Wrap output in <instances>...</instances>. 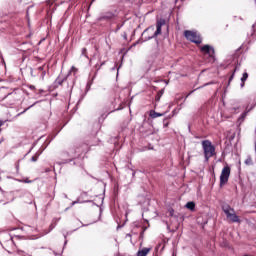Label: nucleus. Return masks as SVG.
Segmentation results:
<instances>
[{
    "instance_id": "1",
    "label": "nucleus",
    "mask_w": 256,
    "mask_h": 256,
    "mask_svg": "<svg viewBox=\"0 0 256 256\" xmlns=\"http://www.w3.org/2000/svg\"><path fill=\"white\" fill-rule=\"evenodd\" d=\"M202 147L204 150L205 159L206 161H209L210 157H213V155H215V147H213L211 141L208 140L202 142Z\"/></svg>"
},
{
    "instance_id": "8",
    "label": "nucleus",
    "mask_w": 256,
    "mask_h": 256,
    "mask_svg": "<svg viewBox=\"0 0 256 256\" xmlns=\"http://www.w3.org/2000/svg\"><path fill=\"white\" fill-rule=\"evenodd\" d=\"M248 77H249V74H247V72L243 73V76L241 78V81H242L241 87H245V81H247Z\"/></svg>"
},
{
    "instance_id": "12",
    "label": "nucleus",
    "mask_w": 256,
    "mask_h": 256,
    "mask_svg": "<svg viewBox=\"0 0 256 256\" xmlns=\"http://www.w3.org/2000/svg\"><path fill=\"white\" fill-rule=\"evenodd\" d=\"M37 157H38V156H33V157H32V161H34V162L37 161Z\"/></svg>"
},
{
    "instance_id": "2",
    "label": "nucleus",
    "mask_w": 256,
    "mask_h": 256,
    "mask_svg": "<svg viewBox=\"0 0 256 256\" xmlns=\"http://www.w3.org/2000/svg\"><path fill=\"white\" fill-rule=\"evenodd\" d=\"M222 209L225 215L227 216V219H229V221H232V223H239L240 219L239 216L235 214V210L230 208L228 205H224Z\"/></svg>"
},
{
    "instance_id": "11",
    "label": "nucleus",
    "mask_w": 256,
    "mask_h": 256,
    "mask_svg": "<svg viewBox=\"0 0 256 256\" xmlns=\"http://www.w3.org/2000/svg\"><path fill=\"white\" fill-rule=\"evenodd\" d=\"M163 114L154 113L153 117H161Z\"/></svg>"
},
{
    "instance_id": "3",
    "label": "nucleus",
    "mask_w": 256,
    "mask_h": 256,
    "mask_svg": "<svg viewBox=\"0 0 256 256\" xmlns=\"http://www.w3.org/2000/svg\"><path fill=\"white\" fill-rule=\"evenodd\" d=\"M184 35L186 39H188V41H192V43H196L197 45L201 43V36L197 32L186 30Z\"/></svg>"
},
{
    "instance_id": "9",
    "label": "nucleus",
    "mask_w": 256,
    "mask_h": 256,
    "mask_svg": "<svg viewBox=\"0 0 256 256\" xmlns=\"http://www.w3.org/2000/svg\"><path fill=\"white\" fill-rule=\"evenodd\" d=\"M186 207L190 210L193 211V209H195V202H188L186 204Z\"/></svg>"
},
{
    "instance_id": "6",
    "label": "nucleus",
    "mask_w": 256,
    "mask_h": 256,
    "mask_svg": "<svg viewBox=\"0 0 256 256\" xmlns=\"http://www.w3.org/2000/svg\"><path fill=\"white\" fill-rule=\"evenodd\" d=\"M149 251H151V248H142L138 251L137 256H147L149 255Z\"/></svg>"
},
{
    "instance_id": "13",
    "label": "nucleus",
    "mask_w": 256,
    "mask_h": 256,
    "mask_svg": "<svg viewBox=\"0 0 256 256\" xmlns=\"http://www.w3.org/2000/svg\"><path fill=\"white\" fill-rule=\"evenodd\" d=\"M24 183H31V181H28L27 179L24 180Z\"/></svg>"
},
{
    "instance_id": "15",
    "label": "nucleus",
    "mask_w": 256,
    "mask_h": 256,
    "mask_svg": "<svg viewBox=\"0 0 256 256\" xmlns=\"http://www.w3.org/2000/svg\"><path fill=\"white\" fill-rule=\"evenodd\" d=\"M253 109V106L251 108L248 109V111H251Z\"/></svg>"
},
{
    "instance_id": "14",
    "label": "nucleus",
    "mask_w": 256,
    "mask_h": 256,
    "mask_svg": "<svg viewBox=\"0 0 256 256\" xmlns=\"http://www.w3.org/2000/svg\"><path fill=\"white\" fill-rule=\"evenodd\" d=\"M169 214H170V215H173V210H169Z\"/></svg>"
},
{
    "instance_id": "4",
    "label": "nucleus",
    "mask_w": 256,
    "mask_h": 256,
    "mask_svg": "<svg viewBox=\"0 0 256 256\" xmlns=\"http://www.w3.org/2000/svg\"><path fill=\"white\" fill-rule=\"evenodd\" d=\"M229 175H231V168L229 166H225L222 169L221 175H220V185L223 186L225 183L229 181Z\"/></svg>"
},
{
    "instance_id": "7",
    "label": "nucleus",
    "mask_w": 256,
    "mask_h": 256,
    "mask_svg": "<svg viewBox=\"0 0 256 256\" xmlns=\"http://www.w3.org/2000/svg\"><path fill=\"white\" fill-rule=\"evenodd\" d=\"M161 27H163V23L158 22V23H157V30H156V32L154 33L155 36L161 35Z\"/></svg>"
},
{
    "instance_id": "5",
    "label": "nucleus",
    "mask_w": 256,
    "mask_h": 256,
    "mask_svg": "<svg viewBox=\"0 0 256 256\" xmlns=\"http://www.w3.org/2000/svg\"><path fill=\"white\" fill-rule=\"evenodd\" d=\"M202 53L209 55L210 57H213L215 50H213V47L209 46V45H204L201 48Z\"/></svg>"
},
{
    "instance_id": "10",
    "label": "nucleus",
    "mask_w": 256,
    "mask_h": 256,
    "mask_svg": "<svg viewBox=\"0 0 256 256\" xmlns=\"http://www.w3.org/2000/svg\"><path fill=\"white\" fill-rule=\"evenodd\" d=\"M245 165H253V159L251 157L246 158Z\"/></svg>"
}]
</instances>
